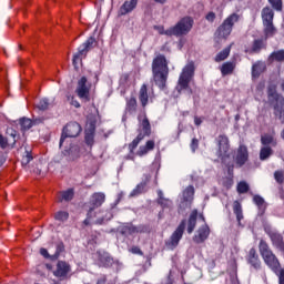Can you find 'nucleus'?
<instances>
[{
  "instance_id": "nucleus-23",
  "label": "nucleus",
  "mask_w": 284,
  "mask_h": 284,
  "mask_svg": "<svg viewBox=\"0 0 284 284\" xmlns=\"http://www.w3.org/2000/svg\"><path fill=\"white\" fill-rule=\"evenodd\" d=\"M192 201H194V186L193 185H189L183 191V202H182V205H185V207H190V205H192Z\"/></svg>"
},
{
  "instance_id": "nucleus-57",
  "label": "nucleus",
  "mask_w": 284,
  "mask_h": 284,
  "mask_svg": "<svg viewBox=\"0 0 284 284\" xmlns=\"http://www.w3.org/2000/svg\"><path fill=\"white\" fill-rule=\"evenodd\" d=\"M206 21H210V23H214V19H216V13L214 12H209L205 17Z\"/></svg>"
},
{
  "instance_id": "nucleus-30",
  "label": "nucleus",
  "mask_w": 284,
  "mask_h": 284,
  "mask_svg": "<svg viewBox=\"0 0 284 284\" xmlns=\"http://www.w3.org/2000/svg\"><path fill=\"white\" fill-rule=\"evenodd\" d=\"M233 212L236 216V221H237L239 225H241V221H243V206L240 204L239 201H234Z\"/></svg>"
},
{
  "instance_id": "nucleus-36",
  "label": "nucleus",
  "mask_w": 284,
  "mask_h": 284,
  "mask_svg": "<svg viewBox=\"0 0 284 284\" xmlns=\"http://www.w3.org/2000/svg\"><path fill=\"white\" fill-rule=\"evenodd\" d=\"M231 50H232V47H226L221 52H219L215 57L216 63H221V61H225V59H227V57H230Z\"/></svg>"
},
{
  "instance_id": "nucleus-32",
  "label": "nucleus",
  "mask_w": 284,
  "mask_h": 284,
  "mask_svg": "<svg viewBox=\"0 0 284 284\" xmlns=\"http://www.w3.org/2000/svg\"><path fill=\"white\" fill-rule=\"evenodd\" d=\"M261 143H262V145H265V148H267V145H273V148H276V145L278 144L276 139H274L273 135H271V134L262 135Z\"/></svg>"
},
{
  "instance_id": "nucleus-19",
  "label": "nucleus",
  "mask_w": 284,
  "mask_h": 284,
  "mask_svg": "<svg viewBox=\"0 0 284 284\" xmlns=\"http://www.w3.org/2000/svg\"><path fill=\"white\" fill-rule=\"evenodd\" d=\"M210 236V226L207 224L201 226L193 236L194 243H205Z\"/></svg>"
},
{
  "instance_id": "nucleus-22",
  "label": "nucleus",
  "mask_w": 284,
  "mask_h": 284,
  "mask_svg": "<svg viewBox=\"0 0 284 284\" xmlns=\"http://www.w3.org/2000/svg\"><path fill=\"white\" fill-rule=\"evenodd\" d=\"M150 181V176L146 175L145 181L141 182L140 184H138L130 193V197H134V196H141V194H145V192H148V182Z\"/></svg>"
},
{
  "instance_id": "nucleus-33",
  "label": "nucleus",
  "mask_w": 284,
  "mask_h": 284,
  "mask_svg": "<svg viewBox=\"0 0 284 284\" xmlns=\"http://www.w3.org/2000/svg\"><path fill=\"white\" fill-rule=\"evenodd\" d=\"M267 94H268V99H272L273 101H278L280 99H284L283 95L278 94V92H276V85L271 84L267 88Z\"/></svg>"
},
{
  "instance_id": "nucleus-54",
  "label": "nucleus",
  "mask_w": 284,
  "mask_h": 284,
  "mask_svg": "<svg viewBox=\"0 0 284 284\" xmlns=\"http://www.w3.org/2000/svg\"><path fill=\"white\" fill-rule=\"evenodd\" d=\"M10 140H8V138L3 136L2 134H0V148L2 150H6V148H8V143Z\"/></svg>"
},
{
  "instance_id": "nucleus-53",
  "label": "nucleus",
  "mask_w": 284,
  "mask_h": 284,
  "mask_svg": "<svg viewBox=\"0 0 284 284\" xmlns=\"http://www.w3.org/2000/svg\"><path fill=\"white\" fill-rule=\"evenodd\" d=\"M32 161V154L29 151H26V155L22 158V165H28Z\"/></svg>"
},
{
  "instance_id": "nucleus-9",
  "label": "nucleus",
  "mask_w": 284,
  "mask_h": 284,
  "mask_svg": "<svg viewBox=\"0 0 284 284\" xmlns=\"http://www.w3.org/2000/svg\"><path fill=\"white\" fill-rule=\"evenodd\" d=\"M192 77H194V62H190L183 68L176 85L178 92L187 90V88H190V81H192Z\"/></svg>"
},
{
  "instance_id": "nucleus-2",
  "label": "nucleus",
  "mask_w": 284,
  "mask_h": 284,
  "mask_svg": "<svg viewBox=\"0 0 284 284\" xmlns=\"http://www.w3.org/2000/svg\"><path fill=\"white\" fill-rule=\"evenodd\" d=\"M153 81L160 90H165L168 77H170V68L165 55L160 54L152 62Z\"/></svg>"
},
{
  "instance_id": "nucleus-14",
  "label": "nucleus",
  "mask_w": 284,
  "mask_h": 284,
  "mask_svg": "<svg viewBox=\"0 0 284 284\" xmlns=\"http://www.w3.org/2000/svg\"><path fill=\"white\" fill-rule=\"evenodd\" d=\"M97 256L100 267H111L114 264V257L105 251H98Z\"/></svg>"
},
{
  "instance_id": "nucleus-59",
  "label": "nucleus",
  "mask_w": 284,
  "mask_h": 284,
  "mask_svg": "<svg viewBox=\"0 0 284 284\" xmlns=\"http://www.w3.org/2000/svg\"><path fill=\"white\" fill-rule=\"evenodd\" d=\"M132 254H139L140 256H143V251L139 246H133L131 248Z\"/></svg>"
},
{
  "instance_id": "nucleus-24",
  "label": "nucleus",
  "mask_w": 284,
  "mask_h": 284,
  "mask_svg": "<svg viewBox=\"0 0 284 284\" xmlns=\"http://www.w3.org/2000/svg\"><path fill=\"white\" fill-rule=\"evenodd\" d=\"M253 203H255L257 206V215L263 216L267 210V203H265V199H263L261 195H254Z\"/></svg>"
},
{
  "instance_id": "nucleus-11",
  "label": "nucleus",
  "mask_w": 284,
  "mask_h": 284,
  "mask_svg": "<svg viewBox=\"0 0 284 284\" xmlns=\"http://www.w3.org/2000/svg\"><path fill=\"white\" fill-rule=\"evenodd\" d=\"M185 225L186 222L183 220L172 233L169 241L165 242L168 250H176L179 247V243H181V239H183V233L185 232Z\"/></svg>"
},
{
  "instance_id": "nucleus-58",
  "label": "nucleus",
  "mask_w": 284,
  "mask_h": 284,
  "mask_svg": "<svg viewBox=\"0 0 284 284\" xmlns=\"http://www.w3.org/2000/svg\"><path fill=\"white\" fill-rule=\"evenodd\" d=\"M110 219H112V213H109V216H106V217L98 219L95 221V223H97V225H103V222L104 221H110Z\"/></svg>"
},
{
  "instance_id": "nucleus-60",
  "label": "nucleus",
  "mask_w": 284,
  "mask_h": 284,
  "mask_svg": "<svg viewBox=\"0 0 284 284\" xmlns=\"http://www.w3.org/2000/svg\"><path fill=\"white\" fill-rule=\"evenodd\" d=\"M63 250H65V246H63V243L58 244L57 251H55V256H59V254H61V252H63Z\"/></svg>"
},
{
  "instance_id": "nucleus-43",
  "label": "nucleus",
  "mask_w": 284,
  "mask_h": 284,
  "mask_svg": "<svg viewBox=\"0 0 284 284\" xmlns=\"http://www.w3.org/2000/svg\"><path fill=\"white\" fill-rule=\"evenodd\" d=\"M38 110H41L44 112V110H48L50 108V101L47 98H43L42 100L39 101L37 104Z\"/></svg>"
},
{
  "instance_id": "nucleus-49",
  "label": "nucleus",
  "mask_w": 284,
  "mask_h": 284,
  "mask_svg": "<svg viewBox=\"0 0 284 284\" xmlns=\"http://www.w3.org/2000/svg\"><path fill=\"white\" fill-rule=\"evenodd\" d=\"M97 216V212H92V210H89L87 213V219L83 221L85 225H90V221Z\"/></svg>"
},
{
  "instance_id": "nucleus-50",
  "label": "nucleus",
  "mask_w": 284,
  "mask_h": 284,
  "mask_svg": "<svg viewBox=\"0 0 284 284\" xmlns=\"http://www.w3.org/2000/svg\"><path fill=\"white\" fill-rule=\"evenodd\" d=\"M154 30H156V32H159V34H165L166 37H174V34L168 33V29L165 30V28L163 26H155Z\"/></svg>"
},
{
  "instance_id": "nucleus-3",
  "label": "nucleus",
  "mask_w": 284,
  "mask_h": 284,
  "mask_svg": "<svg viewBox=\"0 0 284 284\" xmlns=\"http://www.w3.org/2000/svg\"><path fill=\"white\" fill-rule=\"evenodd\" d=\"M217 143L216 156L226 165L229 173L234 170V162H230V139L225 134H221L215 139Z\"/></svg>"
},
{
  "instance_id": "nucleus-5",
  "label": "nucleus",
  "mask_w": 284,
  "mask_h": 284,
  "mask_svg": "<svg viewBox=\"0 0 284 284\" xmlns=\"http://www.w3.org/2000/svg\"><path fill=\"white\" fill-rule=\"evenodd\" d=\"M258 250L265 265H267L272 272H278V270H281V262H278V258L274 252H272L270 244H267L265 240L260 241Z\"/></svg>"
},
{
  "instance_id": "nucleus-62",
  "label": "nucleus",
  "mask_w": 284,
  "mask_h": 284,
  "mask_svg": "<svg viewBox=\"0 0 284 284\" xmlns=\"http://www.w3.org/2000/svg\"><path fill=\"white\" fill-rule=\"evenodd\" d=\"M97 284H108V277H105V275H103L102 277H100L98 280Z\"/></svg>"
},
{
  "instance_id": "nucleus-51",
  "label": "nucleus",
  "mask_w": 284,
  "mask_h": 284,
  "mask_svg": "<svg viewBox=\"0 0 284 284\" xmlns=\"http://www.w3.org/2000/svg\"><path fill=\"white\" fill-rule=\"evenodd\" d=\"M274 179H275V181H277V183H280V184L283 183V181H284L283 171H275Z\"/></svg>"
},
{
  "instance_id": "nucleus-44",
  "label": "nucleus",
  "mask_w": 284,
  "mask_h": 284,
  "mask_svg": "<svg viewBox=\"0 0 284 284\" xmlns=\"http://www.w3.org/2000/svg\"><path fill=\"white\" fill-rule=\"evenodd\" d=\"M268 3L277 12H281V10H283V0H268Z\"/></svg>"
},
{
  "instance_id": "nucleus-55",
  "label": "nucleus",
  "mask_w": 284,
  "mask_h": 284,
  "mask_svg": "<svg viewBox=\"0 0 284 284\" xmlns=\"http://www.w3.org/2000/svg\"><path fill=\"white\" fill-rule=\"evenodd\" d=\"M7 133L11 136V143L14 145V143H17V131L14 129H9Z\"/></svg>"
},
{
  "instance_id": "nucleus-52",
  "label": "nucleus",
  "mask_w": 284,
  "mask_h": 284,
  "mask_svg": "<svg viewBox=\"0 0 284 284\" xmlns=\"http://www.w3.org/2000/svg\"><path fill=\"white\" fill-rule=\"evenodd\" d=\"M274 274L278 277V284H284V268H278Z\"/></svg>"
},
{
  "instance_id": "nucleus-26",
  "label": "nucleus",
  "mask_w": 284,
  "mask_h": 284,
  "mask_svg": "<svg viewBox=\"0 0 284 284\" xmlns=\"http://www.w3.org/2000/svg\"><path fill=\"white\" fill-rule=\"evenodd\" d=\"M262 23H274V10L270 7L262 9Z\"/></svg>"
},
{
  "instance_id": "nucleus-27",
  "label": "nucleus",
  "mask_w": 284,
  "mask_h": 284,
  "mask_svg": "<svg viewBox=\"0 0 284 284\" xmlns=\"http://www.w3.org/2000/svg\"><path fill=\"white\" fill-rule=\"evenodd\" d=\"M154 141L153 140H149L146 141L145 145H141L139 148V150L136 151V156H145V154H148V152H152V150H154Z\"/></svg>"
},
{
  "instance_id": "nucleus-17",
  "label": "nucleus",
  "mask_w": 284,
  "mask_h": 284,
  "mask_svg": "<svg viewBox=\"0 0 284 284\" xmlns=\"http://www.w3.org/2000/svg\"><path fill=\"white\" fill-rule=\"evenodd\" d=\"M136 6H139V0H125L119 9V16L125 17V14L134 12V10H136Z\"/></svg>"
},
{
  "instance_id": "nucleus-18",
  "label": "nucleus",
  "mask_w": 284,
  "mask_h": 284,
  "mask_svg": "<svg viewBox=\"0 0 284 284\" xmlns=\"http://www.w3.org/2000/svg\"><path fill=\"white\" fill-rule=\"evenodd\" d=\"M70 264H68L67 262H63V261H59L57 263V266H55V271L53 272V275L57 277V278H65V276H68V274H70Z\"/></svg>"
},
{
  "instance_id": "nucleus-38",
  "label": "nucleus",
  "mask_w": 284,
  "mask_h": 284,
  "mask_svg": "<svg viewBox=\"0 0 284 284\" xmlns=\"http://www.w3.org/2000/svg\"><path fill=\"white\" fill-rule=\"evenodd\" d=\"M274 151L270 146H263L260 151V160L261 161H267L270 159V155L273 154Z\"/></svg>"
},
{
  "instance_id": "nucleus-47",
  "label": "nucleus",
  "mask_w": 284,
  "mask_h": 284,
  "mask_svg": "<svg viewBox=\"0 0 284 284\" xmlns=\"http://www.w3.org/2000/svg\"><path fill=\"white\" fill-rule=\"evenodd\" d=\"M20 125L22 130H30V128H32V120L23 118L20 120Z\"/></svg>"
},
{
  "instance_id": "nucleus-46",
  "label": "nucleus",
  "mask_w": 284,
  "mask_h": 284,
  "mask_svg": "<svg viewBox=\"0 0 284 284\" xmlns=\"http://www.w3.org/2000/svg\"><path fill=\"white\" fill-rule=\"evenodd\" d=\"M158 203L163 210H170L172 207V200L170 199L164 197V200H158Z\"/></svg>"
},
{
  "instance_id": "nucleus-13",
  "label": "nucleus",
  "mask_w": 284,
  "mask_h": 284,
  "mask_svg": "<svg viewBox=\"0 0 284 284\" xmlns=\"http://www.w3.org/2000/svg\"><path fill=\"white\" fill-rule=\"evenodd\" d=\"M235 162V168H243L247 160L250 159V153L247 151V146L241 144L236 150L235 156L233 158Z\"/></svg>"
},
{
  "instance_id": "nucleus-28",
  "label": "nucleus",
  "mask_w": 284,
  "mask_h": 284,
  "mask_svg": "<svg viewBox=\"0 0 284 284\" xmlns=\"http://www.w3.org/2000/svg\"><path fill=\"white\" fill-rule=\"evenodd\" d=\"M263 72H265V63L264 62L258 61L252 65L253 79H258L261 77V74H263Z\"/></svg>"
},
{
  "instance_id": "nucleus-21",
  "label": "nucleus",
  "mask_w": 284,
  "mask_h": 284,
  "mask_svg": "<svg viewBox=\"0 0 284 284\" xmlns=\"http://www.w3.org/2000/svg\"><path fill=\"white\" fill-rule=\"evenodd\" d=\"M273 110L274 116H276V119H278V121L284 125V98H280L275 101Z\"/></svg>"
},
{
  "instance_id": "nucleus-7",
  "label": "nucleus",
  "mask_w": 284,
  "mask_h": 284,
  "mask_svg": "<svg viewBox=\"0 0 284 284\" xmlns=\"http://www.w3.org/2000/svg\"><path fill=\"white\" fill-rule=\"evenodd\" d=\"M241 19V16L237 13L230 14L222 24L217 28L215 34L220 39H227L230 34H232V30L234 28L235 23H239V20Z\"/></svg>"
},
{
  "instance_id": "nucleus-12",
  "label": "nucleus",
  "mask_w": 284,
  "mask_h": 284,
  "mask_svg": "<svg viewBox=\"0 0 284 284\" xmlns=\"http://www.w3.org/2000/svg\"><path fill=\"white\" fill-rule=\"evenodd\" d=\"M91 89H92V83L88 81L87 77H82L78 81L75 94H78L79 99H81L82 101H90Z\"/></svg>"
},
{
  "instance_id": "nucleus-20",
  "label": "nucleus",
  "mask_w": 284,
  "mask_h": 284,
  "mask_svg": "<svg viewBox=\"0 0 284 284\" xmlns=\"http://www.w3.org/2000/svg\"><path fill=\"white\" fill-rule=\"evenodd\" d=\"M246 261H247L248 265H251V267H253V270H261V258H258L256 248L252 247L248 251Z\"/></svg>"
},
{
  "instance_id": "nucleus-64",
  "label": "nucleus",
  "mask_w": 284,
  "mask_h": 284,
  "mask_svg": "<svg viewBox=\"0 0 284 284\" xmlns=\"http://www.w3.org/2000/svg\"><path fill=\"white\" fill-rule=\"evenodd\" d=\"M158 196H159L158 201H162L165 199V196H163V191H161V190L158 191Z\"/></svg>"
},
{
  "instance_id": "nucleus-29",
  "label": "nucleus",
  "mask_w": 284,
  "mask_h": 284,
  "mask_svg": "<svg viewBox=\"0 0 284 284\" xmlns=\"http://www.w3.org/2000/svg\"><path fill=\"white\" fill-rule=\"evenodd\" d=\"M199 216V211L193 210L190 214L189 222H187V234H192L196 227V219Z\"/></svg>"
},
{
  "instance_id": "nucleus-4",
  "label": "nucleus",
  "mask_w": 284,
  "mask_h": 284,
  "mask_svg": "<svg viewBox=\"0 0 284 284\" xmlns=\"http://www.w3.org/2000/svg\"><path fill=\"white\" fill-rule=\"evenodd\" d=\"M139 128H138V136L129 144L130 154H134V149L139 148V143L145 139V136H150L152 134V126L150 125V120L146 115H139Z\"/></svg>"
},
{
  "instance_id": "nucleus-25",
  "label": "nucleus",
  "mask_w": 284,
  "mask_h": 284,
  "mask_svg": "<svg viewBox=\"0 0 284 284\" xmlns=\"http://www.w3.org/2000/svg\"><path fill=\"white\" fill-rule=\"evenodd\" d=\"M118 232L121 233L122 236H130L131 234H139V232H143V230L133 225H122L119 226Z\"/></svg>"
},
{
  "instance_id": "nucleus-6",
  "label": "nucleus",
  "mask_w": 284,
  "mask_h": 284,
  "mask_svg": "<svg viewBox=\"0 0 284 284\" xmlns=\"http://www.w3.org/2000/svg\"><path fill=\"white\" fill-rule=\"evenodd\" d=\"M194 26V19L192 17L182 18L175 26L168 29L166 34H173V37H185L192 30Z\"/></svg>"
},
{
  "instance_id": "nucleus-56",
  "label": "nucleus",
  "mask_w": 284,
  "mask_h": 284,
  "mask_svg": "<svg viewBox=\"0 0 284 284\" xmlns=\"http://www.w3.org/2000/svg\"><path fill=\"white\" fill-rule=\"evenodd\" d=\"M197 149H199V140L196 138H193L191 142V150L192 152H196Z\"/></svg>"
},
{
  "instance_id": "nucleus-40",
  "label": "nucleus",
  "mask_w": 284,
  "mask_h": 284,
  "mask_svg": "<svg viewBox=\"0 0 284 284\" xmlns=\"http://www.w3.org/2000/svg\"><path fill=\"white\" fill-rule=\"evenodd\" d=\"M237 193L239 194H247L250 192V184H247V182L245 181H241L237 184Z\"/></svg>"
},
{
  "instance_id": "nucleus-45",
  "label": "nucleus",
  "mask_w": 284,
  "mask_h": 284,
  "mask_svg": "<svg viewBox=\"0 0 284 284\" xmlns=\"http://www.w3.org/2000/svg\"><path fill=\"white\" fill-rule=\"evenodd\" d=\"M271 59L273 61H284V50H278L271 53Z\"/></svg>"
},
{
  "instance_id": "nucleus-41",
  "label": "nucleus",
  "mask_w": 284,
  "mask_h": 284,
  "mask_svg": "<svg viewBox=\"0 0 284 284\" xmlns=\"http://www.w3.org/2000/svg\"><path fill=\"white\" fill-rule=\"evenodd\" d=\"M74 199V190L69 189L67 191H63L61 193V200L60 201H72Z\"/></svg>"
},
{
  "instance_id": "nucleus-35",
  "label": "nucleus",
  "mask_w": 284,
  "mask_h": 284,
  "mask_svg": "<svg viewBox=\"0 0 284 284\" xmlns=\"http://www.w3.org/2000/svg\"><path fill=\"white\" fill-rule=\"evenodd\" d=\"M263 28L266 39L276 34V27H274V22L264 23Z\"/></svg>"
},
{
  "instance_id": "nucleus-39",
  "label": "nucleus",
  "mask_w": 284,
  "mask_h": 284,
  "mask_svg": "<svg viewBox=\"0 0 284 284\" xmlns=\"http://www.w3.org/2000/svg\"><path fill=\"white\" fill-rule=\"evenodd\" d=\"M265 48V41L257 39L253 41L252 52H261Z\"/></svg>"
},
{
  "instance_id": "nucleus-15",
  "label": "nucleus",
  "mask_w": 284,
  "mask_h": 284,
  "mask_svg": "<svg viewBox=\"0 0 284 284\" xmlns=\"http://www.w3.org/2000/svg\"><path fill=\"white\" fill-rule=\"evenodd\" d=\"M104 203H105V193H101V192L93 193L89 201V205H90L89 210H92V212H94L97 207H101Z\"/></svg>"
},
{
  "instance_id": "nucleus-42",
  "label": "nucleus",
  "mask_w": 284,
  "mask_h": 284,
  "mask_svg": "<svg viewBox=\"0 0 284 284\" xmlns=\"http://www.w3.org/2000/svg\"><path fill=\"white\" fill-rule=\"evenodd\" d=\"M55 221H61L62 223L70 219V214L65 211H59L54 215Z\"/></svg>"
},
{
  "instance_id": "nucleus-8",
  "label": "nucleus",
  "mask_w": 284,
  "mask_h": 284,
  "mask_svg": "<svg viewBox=\"0 0 284 284\" xmlns=\"http://www.w3.org/2000/svg\"><path fill=\"white\" fill-rule=\"evenodd\" d=\"M263 230L265 234H267V236L270 237L273 247L284 253L283 234L276 231V229H273L272 225L267 222H263Z\"/></svg>"
},
{
  "instance_id": "nucleus-34",
  "label": "nucleus",
  "mask_w": 284,
  "mask_h": 284,
  "mask_svg": "<svg viewBox=\"0 0 284 284\" xmlns=\"http://www.w3.org/2000/svg\"><path fill=\"white\" fill-rule=\"evenodd\" d=\"M234 68H236V64L233 62H225L221 67L222 77H227V74H232L234 72Z\"/></svg>"
},
{
  "instance_id": "nucleus-16",
  "label": "nucleus",
  "mask_w": 284,
  "mask_h": 284,
  "mask_svg": "<svg viewBox=\"0 0 284 284\" xmlns=\"http://www.w3.org/2000/svg\"><path fill=\"white\" fill-rule=\"evenodd\" d=\"M94 132H97V121L88 120L84 138L88 145H94Z\"/></svg>"
},
{
  "instance_id": "nucleus-37",
  "label": "nucleus",
  "mask_w": 284,
  "mask_h": 284,
  "mask_svg": "<svg viewBox=\"0 0 284 284\" xmlns=\"http://www.w3.org/2000/svg\"><path fill=\"white\" fill-rule=\"evenodd\" d=\"M125 112H129V114H134V112H136V98L126 100Z\"/></svg>"
},
{
  "instance_id": "nucleus-1",
  "label": "nucleus",
  "mask_w": 284,
  "mask_h": 284,
  "mask_svg": "<svg viewBox=\"0 0 284 284\" xmlns=\"http://www.w3.org/2000/svg\"><path fill=\"white\" fill-rule=\"evenodd\" d=\"M81 124L78 122H70L68 123L63 130H62V135L60 138V148H63L64 145V151L63 154L64 156H71L72 159H77L79 156V148L78 146H68V139H77L81 134Z\"/></svg>"
},
{
  "instance_id": "nucleus-10",
  "label": "nucleus",
  "mask_w": 284,
  "mask_h": 284,
  "mask_svg": "<svg viewBox=\"0 0 284 284\" xmlns=\"http://www.w3.org/2000/svg\"><path fill=\"white\" fill-rule=\"evenodd\" d=\"M99 42L97 41V38L90 37L84 43H82L78 48V52L73 54V65H77L81 59H85L88 57V53L90 50H93V48H97Z\"/></svg>"
},
{
  "instance_id": "nucleus-48",
  "label": "nucleus",
  "mask_w": 284,
  "mask_h": 284,
  "mask_svg": "<svg viewBox=\"0 0 284 284\" xmlns=\"http://www.w3.org/2000/svg\"><path fill=\"white\" fill-rule=\"evenodd\" d=\"M67 101L70 103V105H73V108H81V103L74 99V95H67Z\"/></svg>"
},
{
  "instance_id": "nucleus-31",
  "label": "nucleus",
  "mask_w": 284,
  "mask_h": 284,
  "mask_svg": "<svg viewBox=\"0 0 284 284\" xmlns=\"http://www.w3.org/2000/svg\"><path fill=\"white\" fill-rule=\"evenodd\" d=\"M139 99H140V103L142 104V108H145V105H148V101H149L146 84H142V87L140 89Z\"/></svg>"
},
{
  "instance_id": "nucleus-61",
  "label": "nucleus",
  "mask_w": 284,
  "mask_h": 284,
  "mask_svg": "<svg viewBox=\"0 0 284 284\" xmlns=\"http://www.w3.org/2000/svg\"><path fill=\"white\" fill-rule=\"evenodd\" d=\"M40 254L44 258H50V254L48 253V250H45V248H40Z\"/></svg>"
},
{
  "instance_id": "nucleus-63",
  "label": "nucleus",
  "mask_w": 284,
  "mask_h": 284,
  "mask_svg": "<svg viewBox=\"0 0 284 284\" xmlns=\"http://www.w3.org/2000/svg\"><path fill=\"white\" fill-rule=\"evenodd\" d=\"M194 123H195V125H201V123H203V120L199 116H195L194 118Z\"/></svg>"
}]
</instances>
